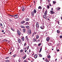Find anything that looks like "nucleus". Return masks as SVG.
Segmentation results:
<instances>
[{"label": "nucleus", "mask_w": 62, "mask_h": 62, "mask_svg": "<svg viewBox=\"0 0 62 62\" xmlns=\"http://www.w3.org/2000/svg\"><path fill=\"white\" fill-rule=\"evenodd\" d=\"M27 33L29 35H31L32 32H31V30H28L27 31Z\"/></svg>", "instance_id": "1"}, {"label": "nucleus", "mask_w": 62, "mask_h": 62, "mask_svg": "<svg viewBox=\"0 0 62 62\" xmlns=\"http://www.w3.org/2000/svg\"><path fill=\"white\" fill-rule=\"evenodd\" d=\"M17 34L18 36H20L21 34V32L19 31L18 30L17 31Z\"/></svg>", "instance_id": "2"}, {"label": "nucleus", "mask_w": 62, "mask_h": 62, "mask_svg": "<svg viewBox=\"0 0 62 62\" xmlns=\"http://www.w3.org/2000/svg\"><path fill=\"white\" fill-rule=\"evenodd\" d=\"M14 17L15 19H17V18H18V15H16L14 16Z\"/></svg>", "instance_id": "3"}, {"label": "nucleus", "mask_w": 62, "mask_h": 62, "mask_svg": "<svg viewBox=\"0 0 62 62\" xmlns=\"http://www.w3.org/2000/svg\"><path fill=\"white\" fill-rule=\"evenodd\" d=\"M40 28L42 29H44V26L43 25H42L40 27Z\"/></svg>", "instance_id": "4"}, {"label": "nucleus", "mask_w": 62, "mask_h": 62, "mask_svg": "<svg viewBox=\"0 0 62 62\" xmlns=\"http://www.w3.org/2000/svg\"><path fill=\"white\" fill-rule=\"evenodd\" d=\"M18 42L19 43H21V41H21V39H18Z\"/></svg>", "instance_id": "5"}, {"label": "nucleus", "mask_w": 62, "mask_h": 62, "mask_svg": "<svg viewBox=\"0 0 62 62\" xmlns=\"http://www.w3.org/2000/svg\"><path fill=\"white\" fill-rule=\"evenodd\" d=\"M21 8H22V11H24L25 10V9L24 8V7H22Z\"/></svg>", "instance_id": "6"}, {"label": "nucleus", "mask_w": 62, "mask_h": 62, "mask_svg": "<svg viewBox=\"0 0 62 62\" xmlns=\"http://www.w3.org/2000/svg\"><path fill=\"white\" fill-rule=\"evenodd\" d=\"M47 16L45 15H44L43 16V18H44V19H47Z\"/></svg>", "instance_id": "7"}, {"label": "nucleus", "mask_w": 62, "mask_h": 62, "mask_svg": "<svg viewBox=\"0 0 62 62\" xmlns=\"http://www.w3.org/2000/svg\"><path fill=\"white\" fill-rule=\"evenodd\" d=\"M21 40L22 41H23L24 40V37H22L21 38Z\"/></svg>", "instance_id": "8"}, {"label": "nucleus", "mask_w": 62, "mask_h": 62, "mask_svg": "<svg viewBox=\"0 0 62 62\" xmlns=\"http://www.w3.org/2000/svg\"><path fill=\"white\" fill-rule=\"evenodd\" d=\"M31 14L32 16L34 17V13L33 12H32L31 13Z\"/></svg>", "instance_id": "9"}, {"label": "nucleus", "mask_w": 62, "mask_h": 62, "mask_svg": "<svg viewBox=\"0 0 62 62\" xmlns=\"http://www.w3.org/2000/svg\"><path fill=\"white\" fill-rule=\"evenodd\" d=\"M25 22L24 21H22L21 23H20L21 24H23V23H24Z\"/></svg>", "instance_id": "10"}, {"label": "nucleus", "mask_w": 62, "mask_h": 62, "mask_svg": "<svg viewBox=\"0 0 62 62\" xmlns=\"http://www.w3.org/2000/svg\"><path fill=\"white\" fill-rule=\"evenodd\" d=\"M47 11L46 10L45 12L44 15H46L47 16Z\"/></svg>", "instance_id": "11"}, {"label": "nucleus", "mask_w": 62, "mask_h": 62, "mask_svg": "<svg viewBox=\"0 0 62 62\" xmlns=\"http://www.w3.org/2000/svg\"><path fill=\"white\" fill-rule=\"evenodd\" d=\"M50 40V38L49 37H47L46 38V41H49Z\"/></svg>", "instance_id": "12"}, {"label": "nucleus", "mask_w": 62, "mask_h": 62, "mask_svg": "<svg viewBox=\"0 0 62 62\" xmlns=\"http://www.w3.org/2000/svg\"><path fill=\"white\" fill-rule=\"evenodd\" d=\"M25 27L27 29H30V27L28 26H26Z\"/></svg>", "instance_id": "13"}, {"label": "nucleus", "mask_w": 62, "mask_h": 62, "mask_svg": "<svg viewBox=\"0 0 62 62\" xmlns=\"http://www.w3.org/2000/svg\"><path fill=\"white\" fill-rule=\"evenodd\" d=\"M38 10L40 9V10H41L42 9V8H41V6H39L38 7Z\"/></svg>", "instance_id": "14"}, {"label": "nucleus", "mask_w": 62, "mask_h": 62, "mask_svg": "<svg viewBox=\"0 0 62 62\" xmlns=\"http://www.w3.org/2000/svg\"><path fill=\"white\" fill-rule=\"evenodd\" d=\"M29 24V23L28 22H26L25 24H24V25H27Z\"/></svg>", "instance_id": "15"}, {"label": "nucleus", "mask_w": 62, "mask_h": 62, "mask_svg": "<svg viewBox=\"0 0 62 62\" xmlns=\"http://www.w3.org/2000/svg\"><path fill=\"white\" fill-rule=\"evenodd\" d=\"M25 21H29V19L28 18H26L25 19Z\"/></svg>", "instance_id": "16"}, {"label": "nucleus", "mask_w": 62, "mask_h": 62, "mask_svg": "<svg viewBox=\"0 0 62 62\" xmlns=\"http://www.w3.org/2000/svg\"><path fill=\"white\" fill-rule=\"evenodd\" d=\"M50 11V12H51V13L52 14H54V12L53 11Z\"/></svg>", "instance_id": "17"}, {"label": "nucleus", "mask_w": 62, "mask_h": 62, "mask_svg": "<svg viewBox=\"0 0 62 62\" xmlns=\"http://www.w3.org/2000/svg\"><path fill=\"white\" fill-rule=\"evenodd\" d=\"M22 28H25V27H24V26H23L22 25H21L20 26Z\"/></svg>", "instance_id": "18"}, {"label": "nucleus", "mask_w": 62, "mask_h": 62, "mask_svg": "<svg viewBox=\"0 0 62 62\" xmlns=\"http://www.w3.org/2000/svg\"><path fill=\"white\" fill-rule=\"evenodd\" d=\"M33 12H34V13H36V12H37V11H36V9H35Z\"/></svg>", "instance_id": "19"}, {"label": "nucleus", "mask_w": 62, "mask_h": 62, "mask_svg": "<svg viewBox=\"0 0 62 62\" xmlns=\"http://www.w3.org/2000/svg\"><path fill=\"white\" fill-rule=\"evenodd\" d=\"M37 56H38V55H37V54H35L34 55V57L35 58H37Z\"/></svg>", "instance_id": "20"}, {"label": "nucleus", "mask_w": 62, "mask_h": 62, "mask_svg": "<svg viewBox=\"0 0 62 62\" xmlns=\"http://www.w3.org/2000/svg\"><path fill=\"white\" fill-rule=\"evenodd\" d=\"M23 33H25V29H23Z\"/></svg>", "instance_id": "21"}, {"label": "nucleus", "mask_w": 62, "mask_h": 62, "mask_svg": "<svg viewBox=\"0 0 62 62\" xmlns=\"http://www.w3.org/2000/svg\"><path fill=\"white\" fill-rule=\"evenodd\" d=\"M13 49H14V48L13 47H11V50H12V51H13Z\"/></svg>", "instance_id": "22"}, {"label": "nucleus", "mask_w": 62, "mask_h": 62, "mask_svg": "<svg viewBox=\"0 0 62 62\" xmlns=\"http://www.w3.org/2000/svg\"><path fill=\"white\" fill-rule=\"evenodd\" d=\"M36 39H39V36L38 35H37L36 36Z\"/></svg>", "instance_id": "23"}, {"label": "nucleus", "mask_w": 62, "mask_h": 62, "mask_svg": "<svg viewBox=\"0 0 62 62\" xmlns=\"http://www.w3.org/2000/svg\"><path fill=\"white\" fill-rule=\"evenodd\" d=\"M57 33H58V34H59V33H60V31H59L58 30H57Z\"/></svg>", "instance_id": "24"}, {"label": "nucleus", "mask_w": 62, "mask_h": 62, "mask_svg": "<svg viewBox=\"0 0 62 62\" xmlns=\"http://www.w3.org/2000/svg\"><path fill=\"white\" fill-rule=\"evenodd\" d=\"M46 7L48 9H49L50 8V6L49 5H47Z\"/></svg>", "instance_id": "25"}, {"label": "nucleus", "mask_w": 62, "mask_h": 62, "mask_svg": "<svg viewBox=\"0 0 62 62\" xmlns=\"http://www.w3.org/2000/svg\"><path fill=\"white\" fill-rule=\"evenodd\" d=\"M57 10H60V8H57Z\"/></svg>", "instance_id": "26"}, {"label": "nucleus", "mask_w": 62, "mask_h": 62, "mask_svg": "<svg viewBox=\"0 0 62 62\" xmlns=\"http://www.w3.org/2000/svg\"><path fill=\"white\" fill-rule=\"evenodd\" d=\"M47 58H51V56H50V55L48 56Z\"/></svg>", "instance_id": "27"}, {"label": "nucleus", "mask_w": 62, "mask_h": 62, "mask_svg": "<svg viewBox=\"0 0 62 62\" xmlns=\"http://www.w3.org/2000/svg\"><path fill=\"white\" fill-rule=\"evenodd\" d=\"M36 26L37 28H39V25H36Z\"/></svg>", "instance_id": "28"}, {"label": "nucleus", "mask_w": 62, "mask_h": 62, "mask_svg": "<svg viewBox=\"0 0 62 62\" xmlns=\"http://www.w3.org/2000/svg\"><path fill=\"white\" fill-rule=\"evenodd\" d=\"M55 3H56V1H53V4H55Z\"/></svg>", "instance_id": "29"}, {"label": "nucleus", "mask_w": 62, "mask_h": 62, "mask_svg": "<svg viewBox=\"0 0 62 62\" xmlns=\"http://www.w3.org/2000/svg\"><path fill=\"white\" fill-rule=\"evenodd\" d=\"M23 50L22 49L20 50V52H21V53H22V52H23Z\"/></svg>", "instance_id": "30"}, {"label": "nucleus", "mask_w": 62, "mask_h": 62, "mask_svg": "<svg viewBox=\"0 0 62 62\" xmlns=\"http://www.w3.org/2000/svg\"><path fill=\"white\" fill-rule=\"evenodd\" d=\"M42 50V48H40V51H39V53H40V52H41V51Z\"/></svg>", "instance_id": "31"}, {"label": "nucleus", "mask_w": 62, "mask_h": 62, "mask_svg": "<svg viewBox=\"0 0 62 62\" xmlns=\"http://www.w3.org/2000/svg\"><path fill=\"white\" fill-rule=\"evenodd\" d=\"M6 62H10L9 60H6Z\"/></svg>", "instance_id": "32"}, {"label": "nucleus", "mask_w": 62, "mask_h": 62, "mask_svg": "<svg viewBox=\"0 0 62 62\" xmlns=\"http://www.w3.org/2000/svg\"><path fill=\"white\" fill-rule=\"evenodd\" d=\"M11 29L12 30V31H14V29H13L12 28H11Z\"/></svg>", "instance_id": "33"}, {"label": "nucleus", "mask_w": 62, "mask_h": 62, "mask_svg": "<svg viewBox=\"0 0 62 62\" xmlns=\"http://www.w3.org/2000/svg\"><path fill=\"white\" fill-rule=\"evenodd\" d=\"M36 39H33V41H34L35 42V41H36Z\"/></svg>", "instance_id": "34"}, {"label": "nucleus", "mask_w": 62, "mask_h": 62, "mask_svg": "<svg viewBox=\"0 0 62 62\" xmlns=\"http://www.w3.org/2000/svg\"><path fill=\"white\" fill-rule=\"evenodd\" d=\"M26 40H27V41L28 42V41H29V39H28L27 38V39H26Z\"/></svg>", "instance_id": "35"}, {"label": "nucleus", "mask_w": 62, "mask_h": 62, "mask_svg": "<svg viewBox=\"0 0 62 62\" xmlns=\"http://www.w3.org/2000/svg\"><path fill=\"white\" fill-rule=\"evenodd\" d=\"M39 56L40 57H41L42 56L41 54H39Z\"/></svg>", "instance_id": "36"}, {"label": "nucleus", "mask_w": 62, "mask_h": 62, "mask_svg": "<svg viewBox=\"0 0 62 62\" xmlns=\"http://www.w3.org/2000/svg\"><path fill=\"white\" fill-rule=\"evenodd\" d=\"M40 45H41V43H40L39 44H38V46H39Z\"/></svg>", "instance_id": "37"}, {"label": "nucleus", "mask_w": 62, "mask_h": 62, "mask_svg": "<svg viewBox=\"0 0 62 62\" xmlns=\"http://www.w3.org/2000/svg\"><path fill=\"white\" fill-rule=\"evenodd\" d=\"M18 61L19 62H21V60L20 59Z\"/></svg>", "instance_id": "38"}, {"label": "nucleus", "mask_w": 62, "mask_h": 62, "mask_svg": "<svg viewBox=\"0 0 62 62\" xmlns=\"http://www.w3.org/2000/svg\"><path fill=\"white\" fill-rule=\"evenodd\" d=\"M0 25L1 26H3V24H2V23H0Z\"/></svg>", "instance_id": "39"}, {"label": "nucleus", "mask_w": 62, "mask_h": 62, "mask_svg": "<svg viewBox=\"0 0 62 62\" xmlns=\"http://www.w3.org/2000/svg\"><path fill=\"white\" fill-rule=\"evenodd\" d=\"M21 54H24V52H23Z\"/></svg>", "instance_id": "40"}, {"label": "nucleus", "mask_w": 62, "mask_h": 62, "mask_svg": "<svg viewBox=\"0 0 62 62\" xmlns=\"http://www.w3.org/2000/svg\"><path fill=\"white\" fill-rule=\"evenodd\" d=\"M8 58H9V57H6V58L5 59H8Z\"/></svg>", "instance_id": "41"}, {"label": "nucleus", "mask_w": 62, "mask_h": 62, "mask_svg": "<svg viewBox=\"0 0 62 62\" xmlns=\"http://www.w3.org/2000/svg\"><path fill=\"white\" fill-rule=\"evenodd\" d=\"M32 37H34V33H33L32 35Z\"/></svg>", "instance_id": "42"}, {"label": "nucleus", "mask_w": 62, "mask_h": 62, "mask_svg": "<svg viewBox=\"0 0 62 62\" xmlns=\"http://www.w3.org/2000/svg\"><path fill=\"white\" fill-rule=\"evenodd\" d=\"M60 38H62V36H60Z\"/></svg>", "instance_id": "43"}, {"label": "nucleus", "mask_w": 62, "mask_h": 62, "mask_svg": "<svg viewBox=\"0 0 62 62\" xmlns=\"http://www.w3.org/2000/svg\"><path fill=\"white\" fill-rule=\"evenodd\" d=\"M39 25V23H38V22H37L36 23V25Z\"/></svg>", "instance_id": "44"}, {"label": "nucleus", "mask_w": 62, "mask_h": 62, "mask_svg": "<svg viewBox=\"0 0 62 62\" xmlns=\"http://www.w3.org/2000/svg\"><path fill=\"white\" fill-rule=\"evenodd\" d=\"M34 35H36V32H34Z\"/></svg>", "instance_id": "45"}, {"label": "nucleus", "mask_w": 62, "mask_h": 62, "mask_svg": "<svg viewBox=\"0 0 62 62\" xmlns=\"http://www.w3.org/2000/svg\"><path fill=\"white\" fill-rule=\"evenodd\" d=\"M24 46H26V43H25L24 45Z\"/></svg>", "instance_id": "46"}, {"label": "nucleus", "mask_w": 62, "mask_h": 62, "mask_svg": "<svg viewBox=\"0 0 62 62\" xmlns=\"http://www.w3.org/2000/svg\"><path fill=\"white\" fill-rule=\"evenodd\" d=\"M23 59H25V57H23Z\"/></svg>", "instance_id": "47"}, {"label": "nucleus", "mask_w": 62, "mask_h": 62, "mask_svg": "<svg viewBox=\"0 0 62 62\" xmlns=\"http://www.w3.org/2000/svg\"><path fill=\"white\" fill-rule=\"evenodd\" d=\"M47 59H46L45 60V61H47Z\"/></svg>", "instance_id": "48"}, {"label": "nucleus", "mask_w": 62, "mask_h": 62, "mask_svg": "<svg viewBox=\"0 0 62 62\" xmlns=\"http://www.w3.org/2000/svg\"><path fill=\"white\" fill-rule=\"evenodd\" d=\"M24 62H27L26 61V60H25L24 61Z\"/></svg>", "instance_id": "49"}, {"label": "nucleus", "mask_w": 62, "mask_h": 62, "mask_svg": "<svg viewBox=\"0 0 62 62\" xmlns=\"http://www.w3.org/2000/svg\"><path fill=\"white\" fill-rule=\"evenodd\" d=\"M47 1H48V2L49 3H50V0H47Z\"/></svg>", "instance_id": "50"}, {"label": "nucleus", "mask_w": 62, "mask_h": 62, "mask_svg": "<svg viewBox=\"0 0 62 62\" xmlns=\"http://www.w3.org/2000/svg\"><path fill=\"white\" fill-rule=\"evenodd\" d=\"M26 39H28L27 36H26Z\"/></svg>", "instance_id": "51"}, {"label": "nucleus", "mask_w": 62, "mask_h": 62, "mask_svg": "<svg viewBox=\"0 0 62 62\" xmlns=\"http://www.w3.org/2000/svg\"><path fill=\"white\" fill-rule=\"evenodd\" d=\"M33 27L34 28H35V27H34L35 25H33Z\"/></svg>", "instance_id": "52"}, {"label": "nucleus", "mask_w": 62, "mask_h": 62, "mask_svg": "<svg viewBox=\"0 0 62 62\" xmlns=\"http://www.w3.org/2000/svg\"><path fill=\"white\" fill-rule=\"evenodd\" d=\"M27 56H26V55H25V56H24V57H25V58Z\"/></svg>", "instance_id": "53"}, {"label": "nucleus", "mask_w": 62, "mask_h": 62, "mask_svg": "<svg viewBox=\"0 0 62 62\" xmlns=\"http://www.w3.org/2000/svg\"><path fill=\"white\" fill-rule=\"evenodd\" d=\"M31 52V50H30V49L29 51V52L30 53Z\"/></svg>", "instance_id": "54"}, {"label": "nucleus", "mask_w": 62, "mask_h": 62, "mask_svg": "<svg viewBox=\"0 0 62 62\" xmlns=\"http://www.w3.org/2000/svg\"><path fill=\"white\" fill-rule=\"evenodd\" d=\"M2 32H4V31L2 30Z\"/></svg>", "instance_id": "55"}, {"label": "nucleus", "mask_w": 62, "mask_h": 62, "mask_svg": "<svg viewBox=\"0 0 62 62\" xmlns=\"http://www.w3.org/2000/svg\"><path fill=\"white\" fill-rule=\"evenodd\" d=\"M49 6H50V7H52V6H51V4H49Z\"/></svg>", "instance_id": "56"}, {"label": "nucleus", "mask_w": 62, "mask_h": 62, "mask_svg": "<svg viewBox=\"0 0 62 62\" xmlns=\"http://www.w3.org/2000/svg\"><path fill=\"white\" fill-rule=\"evenodd\" d=\"M10 16L11 17H14V16H11V15H10Z\"/></svg>", "instance_id": "57"}, {"label": "nucleus", "mask_w": 62, "mask_h": 62, "mask_svg": "<svg viewBox=\"0 0 62 62\" xmlns=\"http://www.w3.org/2000/svg\"><path fill=\"white\" fill-rule=\"evenodd\" d=\"M51 10H53V8H51Z\"/></svg>", "instance_id": "58"}, {"label": "nucleus", "mask_w": 62, "mask_h": 62, "mask_svg": "<svg viewBox=\"0 0 62 62\" xmlns=\"http://www.w3.org/2000/svg\"><path fill=\"white\" fill-rule=\"evenodd\" d=\"M57 51H58V52H59V50L58 49L57 50Z\"/></svg>", "instance_id": "59"}, {"label": "nucleus", "mask_w": 62, "mask_h": 62, "mask_svg": "<svg viewBox=\"0 0 62 62\" xmlns=\"http://www.w3.org/2000/svg\"><path fill=\"white\" fill-rule=\"evenodd\" d=\"M26 51H27V50H25V53H26Z\"/></svg>", "instance_id": "60"}, {"label": "nucleus", "mask_w": 62, "mask_h": 62, "mask_svg": "<svg viewBox=\"0 0 62 62\" xmlns=\"http://www.w3.org/2000/svg\"><path fill=\"white\" fill-rule=\"evenodd\" d=\"M13 56H14V57H15V56H15V55H13Z\"/></svg>", "instance_id": "61"}, {"label": "nucleus", "mask_w": 62, "mask_h": 62, "mask_svg": "<svg viewBox=\"0 0 62 62\" xmlns=\"http://www.w3.org/2000/svg\"><path fill=\"white\" fill-rule=\"evenodd\" d=\"M29 46H28V47L27 48V49H28V48H29Z\"/></svg>", "instance_id": "62"}, {"label": "nucleus", "mask_w": 62, "mask_h": 62, "mask_svg": "<svg viewBox=\"0 0 62 62\" xmlns=\"http://www.w3.org/2000/svg\"><path fill=\"white\" fill-rule=\"evenodd\" d=\"M58 23L59 24V21H58Z\"/></svg>", "instance_id": "63"}, {"label": "nucleus", "mask_w": 62, "mask_h": 62, "mask_svg": "<svg viewBox=\"0 0 62 62\" xmlns=\"http://www.w3.org/2000/svg\"><path fill=\"white\" fill-rule=\"evenodd\" d=\"M61 59H62V57H61Z\"/></svg>", "instance_id": "64"}]
</instances>
